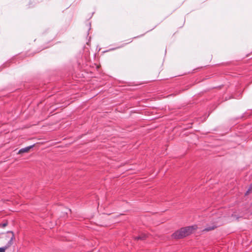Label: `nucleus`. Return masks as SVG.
<instances>
[{
  "label": "nucleus",
  "mask_w": 252,
  "mask_h": 252,
  "mask_svg": "<svg viewBox=\"0 0 252 252\" xmlns=\"http://www.w3.org/2000/svg\"><path fill=\"white\" fill-rule=\"evenodd\" d=\"M7 224H8V222H7V221H6L4 223L0 224V227L3 228V227H5L6 226H7Z\"/></svg>",
  "instance_id": "obj_8"
},
{
  "label": "nucleus",
  "mask_w": 252,
  "mask_h": 252,
  "mask_svg": "<svg viewBox=\"0 0 252 252\" xmlns=\"http://www.w3.org/2000/svg\"><path fill=\"white\" fill-rule=\"evenodd\" d=\"M7 249V247H5V246L2 248H0V252H5V250Z\"/></svg>",
  "instance_id": "obj_7"
},
{
  "label": "nucleus",
  "mask_w": 252,
  "mask_h": 252,
  "mask_svg": "<svg viewBox=\"0 0 252 252\" xmlns=\"http://www.w3.org/2000/svg\"><path fill=\"white\" fill-rule=\"evenodd\" d=\"M147 237V236L146 234H141L140 235H139V236H137V237H135L134 238L135 240H145Z\"/></svg>",
  "instance_id": "obj_4"
},
{
  "label": "nucleus",
  "mask_w": 252,
  "mask_h": 252,
  "mask_svg": "<svg viewBox=\"0 0 252 252\" xmlns=\"http://www.w3.org/2000/svg\"><path fill=\"white\" fill-rule=\"evenodd\" d=\"M217 227L216 226H210V227H206L205 228L204 230H203V231H211V230H214V229H215Z\"/></svg>",
  "instance_id": "obj_6"
},
{
  "label": "nucleus",
  "mask_w": 252,
  "mask_h": 252,
  "mask_svg": "<svg viewBox=\"0 0 252 252\" xmlns=\"http://www.w3.org/2000/svg\"><path fill=\"white\" fill-rule=\"evenodd\" d=\"M3 240L6 242L5 247L9 248L11 246L13 243V240L15 239L14 233L12 231H8L2 238Z\"/></svg>",
  "instance_id": "obj_2"
},
{
  "label": "nucleus",
  "mask_w": 252,
  "mask_h": 252,
  "mask_svg": "<svg viewBox=\"0 0 252 252\" xmlns=\"http://www.w3.org/2000/svg\"><path fill=\"white\" fill-rule=\"evenodd\" d=\"M252 192V183L250 185L248 190L246 192L245 195L247 196Z\"/></svg>",
  "instance_id": "obj_5"
},
{
  "label": "nucleus",
  "mask_w": 252,
  "mask_h": 252,
  "mask_svg": "<svg viewBox=\"0 0 252 252\" xmlns=\"http://www.w3.org/2000/svg\"><path fill=\"white\" fill-rule=\"evenodd\" d=\"M33 146H34V145H32V146L21 149V150H20L19 151L18 154H21L24 153H28L30 151V149L31 148H32Z\"/></svg>",
  "instance_id": "obj_3"
},
{
  "label": "nucleus",
  "mask_w": 252,
  "mask_h": 252,
  "mask_svg": "<svg viewBox=\"0 0 252 252\" xmlns=\"http://www.w3.org/2000/svg\"><path fill=\"white\" fill-rule=\"evenodd\" d=\"M197 228L196 225L183 227L174 232L172 236L174 239H182L192 233Z\"/></svg>",
  "instance_id": "obj_1"
}]
</instances>
